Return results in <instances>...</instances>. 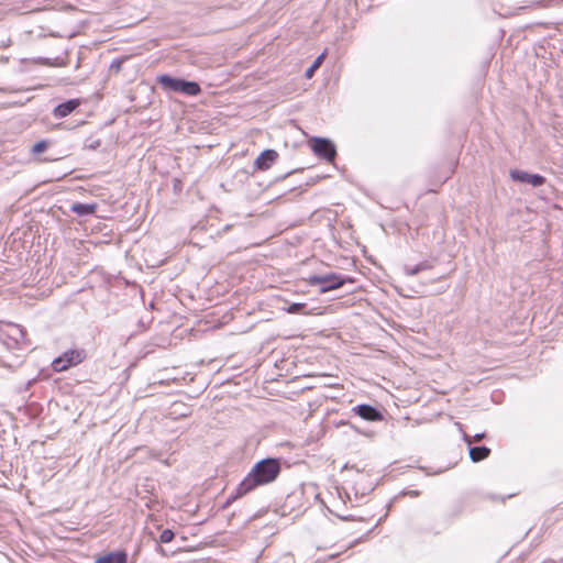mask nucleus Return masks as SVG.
Listing matches in <instances>:
<instances>
[{
    "label": "nucleus",
    "mask_w": 563,
    "mask_h": 563,
    "mask_svg": "<svg viewBox=\"0 0 563 563\" xmlns=\"http://www.w3.org/2000/svg\"><path fill=\"white\" fill-rule=\"evenodd\" d=\"M280 466L276 460L267 459L255 464L247 476L236 487L233 499L244 496L255 487L273 482L279 474Z\"/></svg>",
    "instance_id": "nucleus-1"
},
{
    "label": "nucleus",
    "mask_w": 563,
    "mask_h": 563,
    "mask_svg": "<svg viewBox=\"0 0 563 563\" xmlns=\"http://www.w3.org/2000/svg\"><path fill=\"white\" fill-rule=\"evenodd\" d=\"M0 339L9 349H25L29 346L25 332L15 323H7L0 329Z\"/></svg>",
    "instance_id": "nucleus-2"
},
{
    "label": "nucleus",
    "mask_w": 563,
    "mask_h": 563,
    "mask_svg": "<svg viewBox=\"0 0 563 563\" xmlns=\"http://www.w3.org/2000/svg\"><path fill=\"white\" fill-rule=\"evenodd\" d=\"M157 82L166 90L183 92L186 96H197L201 91L200 86L196 81H186L168 75L158 76Z\"/></svg>",
    "instance_id": "nucleus-3"
},
{
    "label": "nucleus",
    "mask_w": 563,
    "mask_h": 563,
    "mask_svg": "<svg viewBox=\"0 0 563 563\" xmlns=\"http://www.w3.org/2000/svg\"><path fill=\"white\" fill-rule=\"evenodd\" d=\"M85 354L82 351H67L62 356L53 361V368L56 372H63L68 369L73 365H77L82 362Z\"/></svg>",
    "instance_id": "nucleus-4"
},
{
    "label": "nucleus",
    "mask_w": 563,
    "mask_h": 563,
    "mask_svg": "<svg viewBox=\"0 0 563 563\" xmlns=\"http://www.w3.org/2000/svg\"><path fill=\"white\" fill-rule=\"evenodd\" d=\"M345 278L335 274H322L319 272V294H324L330 290L342 287Z\"/></svg>",
    "instance_id": "nucleus-5"
},
{
    "label": "nucleus",
    "mask_w": 563,
    "mask_h": 563,
    "mask_svg": "<svg viewBox=\"0 0 563 563\" xmlns=\"http://www.w3.org/2000/svg\"><path fill=\"white\" fill-rule=\"evenodd\" d=\"M510 177L519 183L530 184L533 187L542 186L545 183V178L539 174H530L525 170H511Z\"/></svg>",
    "instance_id": "nucleus-6"
},
{
    "label": "nucleus",
    "mask_w": 563,
    "mask_h": 563,
    "mask_svg": "<svg viewBox=\"0 0 563 563\" xmlns=\"http://www.w3.org/2000/svg\"><path fill=\"white\" fill-rule=\"evenodd\" d=\"M328 375L319 374V397L334 399L339 396L341 389L338 384L328 383Z\"/></svg>",
    "instance_id": "nucleus-7"
},
{
    "label": "nucleus",
    "mask_w": 563,
    "mask_h": 563,
    "mask_svg": "<svg viewBox=\"0 0 563 563\" xmlns=\"http://www.w3.org/2000/svg\"><path fill=\"white\" fill-rule=\"evenodd\" d=\"M278 153L275 150L263 151L255 159V167L260 170H267L277 161Z\"/></svg>",
    "instance_id": "nucleus-8"
},
{
    "label": "nucleus",
    "mask_w": 563,
    "mask_h": 563,
    "mask_svg": "<svg viewBox=\"0 0 563 563\" xmlns=\"http://www.w3.org/2000/svg\"><path fill=\"white\" fill-rule=\"evenodd\" d=\"M335 156V145L329 139L319 137V159H324L331 163L334 161Z\"/></svg>",
    "instance_id": "nucleus-9"
},
{
    "label": "nucleus",
    "mask_w": 563,
    "mask_h": 563,
    "mask_svg": "<svg viewBox=\"0 0 563 563\" xmlns=\"http://www.w3.org/2000/svg\"><path fill=\"white\" fill-rule=\"evenodd\" d=\"M361 418L367 421H377L382 419L380 412L371 405H358L353 409Z\"/></svg>",
    "instance_id": "nucleus-10"
},
{
    "label": "nucleus",
    "mask_w": 563,
    "mask_h": 563,
    "mask_svg": "<svg viewBox=\"0 0 563 563\" xmlns=\"http://www.w3.org/2000/svg\"><path fill=\"white\" fill-rule=\"evenodd\" d=\"M80 104L78 99H70L64 103L58 104L54 109V117L56 118H65L70 114L74 110H76Z\"/></svg>",
    "instance_id": "nucleus-11"
},
{
    "label": "nucleus",
    "mask_w": 563,
    "mask_h": 563,
    "mask_svg": "<svg viewBox=\"0 0 563 563\" xmlns=\"http://www.w3.org/2000/svg\"><path fill=\"white\" fill-rule=\"evenodd\" d=\"M128 555L123 551L110 552L96 559L95 563H126Z\"/></svg>",
    "instance_id": "nucleus-12"
},
{
    "label": "nucleus",
    "mask_w": 563,
    "mask_h": 563,
    "mask_svg": "<svg viewBox=\"0 0 563 563\" xmlns=\"http://www.w3.org/2000/svg\"><path fill=\"white\" fill-rule=\"evenodd\" d=\"M490 449L485 445L470 448V459L473 462H481L485 460L486 457H488Z\"/></svg>",
    "instance_id": "nucleus-13"
},
{
    "label": "nucleus",
    "mask_w": 563,
    "mask_h": 563,
    "mask_svg": "<svg viewBox=\"0 0 563 563\" xmlns=\"http://www.w3.org/2000/svg\"><path fill=\"white\" fill-rule=\"evenodd\" d=\"M96 203H74L71 206V211L78 216L92 214L96 211Z\"/></svg>",
    "instance_id": "nucleus-14"
},
{
    "label": "nucleus",
    "mask_w": 563,
    "mask_h": 563,
    "mask_svg": "<svg viewBox=\"0 0 563 563\" xmlns=\"http://www.w3.org/2000/svg\"><path fill=\"white\" fill-rule=\"evenodd\" d=\"M429 267H430V265L427 262H422V263L417 264L413 267L405 266L404 271H405L406 275L415 276L418 273L428 269Z\"/></svg>",
    "instance_id": "nucleus-15"
},
{
    "label": "nucleus",
    "mask_w": 563,
    "mask_h": 563,
    "mask_svg": "<svg viewBox=\"0 0 563 563\" xmlns=\"http://www.w3.org/2000/svg\"><path fill=\"white\" fill-rule=\"evenodd\" d=\"M174 532L169 529H165L162 531L161 536H159V541L162 543H169L174 540Z\"/></svg>",
    "instance_id": "nucleus-16"
},
{
    "label": "nucleus",
    "mask_w": 563,
    "mask_h": 563,
    "mask_svg": "<svg viewBox=\"0 0 563 563\" xmlns=\"http://www.w3.org/2000/svg\"><path fill=\"white\" fill-rule=\"evenodd\" d=\"M48 144L46 141H40L37 143H35L32 147V153L33 154H41L43 153L46 148H47Z\"/></svg>",
    "instance_id": "nucleus-17"
},
{
    "label": "nucleus",
    "mask_w": 563,
    "mask_h": 563,
    "mask_svg": "<svg viewBox=\"0 0 563 563\" xmlns=\"http://www.w3.org/2000/svg\"><path fill=\"white\" fill-rule=\"evenodd\" d=\"M317 70V59L312 62L310 67L306 71V76L308 78H311L313 76V73Z\"/></svg>",
    "instance_id": "nucleus-18"
},
{
    "label": "nucleus",
    "mask_w": 563,
    "mask_h": 563,
    "mask_svg": "<svg viewBox=\"0 0 563 563\" xmlns=\"http://www.w3.org/2000/svg\"><path fill=\"white\" fill-rule=\"evenodd\" d=\"M309 146L314 154H317V136H313L309 140Z\"/></svg>",
    "instance_id": "nucleus-19"
},
{
    "label": "nucleus",
    "mask_w": 563,
    "mask_h": 563,
    "mask_svg": "<svg viewBox=\"0 0 563 563\" xmlns=\"http://www.w3.org/2000/svg\"><path fill=\"white\" fill-rule=\"evenodd\" d=\"M484 438H485V433H476V434L473 437V439H474L475 441H481V440H482V439H484Z\"/></svg>",
    "instance_id": "nucleus-20"
},
{
    "label": "nucleus",
    "mask_w": 563,
    "mask_h": 563,
    "mask_svg": "<svg viewBox=\"0 0 563 563\" xmlns=\"http://www.w3.org/2000/svg\"><path fill=\"white\" fill-rule=\"evenodd\" d=\"M299 306L298 303H294L292 306H290V308L288 309L289 312H295L299 309Z\"/></svg>",
    "instance_id": "nucleus-21"
},
{
    "label": "nucleus",
    "mask_w": 563,
    "mask_h": 563,
    "mask_svg": "<svg viewBox=\"0 0 563 563\" xmlns=\"http://www.w3.org/2000/svg\"><path fill=\"white\" fill-rule=\"evenodd\" d=\"M121 64H122V62H121V60H114V62L112 63L111 67H115V68L119 70V69H120V67H121Z\"/></svg>",
    "instance_id": "nucleus-22"
},
{
    "label": "nucleus",
    "mask_w": 563,
    "mask_h": 563,
    "mask_svg": "<svg viewBox=\"0 0 563 563\" xmlns=\"http://www.w3.org/2000/svg\"><path fill=\"white\" fill-rule=\"evenodd\" d=\"M325 52H322L321 54H319V66L322 64L324 57H325Z\"/></svg>",
    "instance_id": "nucleus-23"
},
{
    "label": "nucleus",
    "mask_w": 563,
    "mask_h": 563,
    "mask_svg": "<svg viewBox=\"0 0 563 563\" xmlns=\"http://www.w3.org/2000/svg\"><path fill=\"white\" fill-rule=\"evenodd\" d=\"M464 440H465V442H466L467 444H471V443H472V439H471V437H470V435H467V434H464Z\"/></svg>",
    "instance_id": "nucleus-24"
},
{
    "label": "nucleus",
    "mask_w": 563,
    "mask_h": 563,
    "mask_svg": "<svg viewBox=\"0 0 563 563\" xmlns=\"http://www.w3.org/2000/svg\"><path fill=\"white\" fill-rule=\"evenodd\" d=\"M321 177H325V175H321V174L319 173L318 178L320 179Z\"/></svg>",
    "instance_id": "nucleus-25"
}]
</instances>
